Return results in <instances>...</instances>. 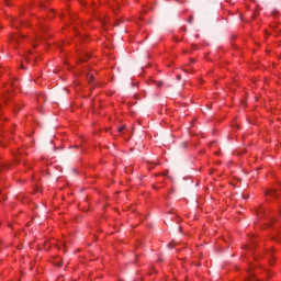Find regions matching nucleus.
<instances>
[{"label": "nucleus", "mask_w": 281, "mask_h": 281, "mask_svg": "<svg viewBox=\"0 0 281 281\" xmlns=\"http://www.w3.org/2000/svg\"><path fill=\"white\" fill-rule=\"evenodd\" d=\"M43 38H46L45 35H43Z\"/></svg>", "instance_id": "obj_10"}, {"label": "nucleus", "mask_w": 281, "mask_h": 281, "mask_svg": "<svg viewBox=\"0 0 281 281\" xmlns=\"http://www.w3.org/2000/svg\"><path fill=\"white\" fill-rule=\"evenodd\" d=\"M58 267H63V263H58Z\"/></svg>", "instance_id": "obj_8"}, {"label": "nucleus", "mask_w": 281, "mask_h": 281, "mask_svg": "<svg viewBox=\"0 0 281 281\" xmlns=\"http://www.w3.org/2000/svg\"><path fill=\"white\" fill-rule=\"evenodd\" d=\"M13 41H19V40H16L15 37H13Z\"/></svg>", "instance_id": "obj_9"}, {"label": "nucleus", "mask_w": 281, "mask_h": 281, "mask_svg": "<svg viewBox=\"0 0 281 281\" xmlns=\"http://www.w3.org/2000/svg\"><path fill=\"white\" fill-rule=\"evenodd\" d=\"M125 128H126V125L119 127V133H122V131H124Z\"/></svg>", "instance_id": "obj_3"}, {"label": "nucleus", "mask_w": 281, "mask_h": 281, "mask_svg": "<svg viewBox=\"0 0 281 281\" xmlns=\"http://www.w3.org/2000/svg\"><path fill=\"white\" fill-rule=\"evenodd\" d=\"M177 80H181V76L178 75V76H177Z\"/></svg>", "instance_id": "obj_6"}, {"label": "nucleus", "mask_w": 281, "mask_h": 281, "mask_svg": "<svg viewBox=\"0 0 281 281\" xmlns=\"http://www.w3.org/2000/svg\"><path fill=\"white\" fill-rule=\"evenodd\" d=\"M65 279L63 277H59L57 281H64Z\"/></svg>", "instance_id": "obj_5"}, {"label": "nucleus", "mask_w": 281, "mask_h": 281, "mask_svg": "<svg viewBox=\"0 0 281 281\" xmlns=\"http://www.w3.org/2000/svg\"><path fill=\"white\" fill-rule=\"evenodd\" d=\"M175 248V245L173 244H169V249H172Z\"/></svg>", "instance_id": "obj_4"}, {"label": "nucleus", "mask_w": 281, "mask_h": 281, "mask_svg": "<svg viewBox=\"0 0 281 281\" xmlns=\"http://www.w3.org/2000/svg\"><path fill=\"white\" fill-rule=\"evenodd\" d=\"M89 80H93V76H89Z\"/></svg>", "instance_id": "obj_7"}, {"label": "nucleus", "mask_w": 281, "mask_h": 281, "mask_svg": "<svg viewBox=\"0 0 281 281\" xmlns=\"http://www.w3.org/2000/svg\"><path fill=\"white\" fill-rule=\"evenodd\" d=\"M266 194L267 196H278V193L273 189L267 190Z\"/></svg>", "instance_id": "obj_1"}, {"label": "nucleus", "mask_w": 281, "mask_h": 281, "mask_svg": "<svg viewBox=\"0 0 281 281\" xmlns=\"http://www.w3.org/2000/svg\"><path fill=\"white\" fill-rule=\"evenodd\" d=\"M156 87H158V89L164 87V81H157L156 82Z\"/></svg>", "instance_id": "obj_2"}]
</instances>
